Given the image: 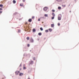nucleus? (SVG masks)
I'll return each instance as SVG.
<instances>
[{
    "instance_id": "obj_27",
    "label": "nucleus",
    "mask_w": 79,
    "mask_h": 79,
    "mask_svg": "<svg viewBox=\"0 0 79 79\" xmlns=\"http://www.w3.org/2000/svg\"><path fill=\"white\" fill-rule=\"evenodd\" d=\"M38 21H40V19H38Z\"/></svg>"
},
{
    "instance_id": "obj_14",
    "label": "nucleus",
    "mask_w": 79,
    "mask_h": 79,
    "mask_svg": "<svg viewBox=\"0 0 79 79\" xmlns=\"http://www.w3.org/2000/svg\"><path fill=\"white\" fill-rule=\"evenodd\" d=\"M3 6V5L1 4L0 5V7H1V8H2Z\"/></svg>"
},
{
    "instance_id": "obj_4",
    "label": "nucleus",
    "mask_w": 79,
    "mask_h": 79,
    "mask_svg": "<svg viewBox=\"0 0 79 79\" xmlns=\"http://www.w3.org/2000/svg\"><path fill=\"white\" fill-rule=\"evenodd\" d=\"M24 75V74L23 73H20L19 74V76H23Z\"/></svg>"
},
{
    "instance_id": "obj_8",
    "label": "nucleus",
    "mask_w": 79,
    "mask_h": 79,
    "mask_svg": "<svg viewBox=\"0 0 79 79\" xmlns=\"http://www.w3.org/2000/svg\"><path fill=\"white\" fill-rule=\"evenodd\" d=\"M28 21H29V22H31V21H32V19H29L28 20Z\"/></svg>"
},
{
    "instance_id": "obj_20",
    "label": "nucleus",
    "mask_w": 79,
    "mask_h": 79,
    "mask_svg": "<svg viewBox=\"0 0 79 79\" xmlns=\"http://www.w3.org/2000/svg\"><path fill=\"white\" fill-rule=\"evenodd\" d=\"M52 12H55V10H52Z\"/></svg>"
},
{
    "instance_id": "obj_37",
    "label": "nucleus",
    "mask_w": 79,
    "mask_h": 79,
    "mask_svg": "<svg viewBox=\"0 0 79 79\" xmlns=\"http://www.w3.org/2000/svg\"><path fill=\"white\" fill-rule=\"evenodd\" d=\"M70 12L71 13V11H70Z\"/></svg>"
},
{
    "instance_id": "obj_22",
    "label": "nucleus",
    "mask_w": 79,
    "mask_h": 79,
    "mask_svg": "<svg viewBox=\"0 0 79 79\" xmlns=\"http://www.w3.org/2000/svg\"><path fill=\"white\" fill-rule=\"evenodd\" d=\"M40 29L41 31H43V28L42 27L40 28Z\"/></svg>"
},
{
    "instance_id": "obj_3",
    "label": "nucleus",
    "mask_w": 79,
    "mask_h": 79,
    "mask_svg": "<svg viewBox=\"0 0 79 79\" xmlns=\"http://www.w3.org/2000/svg\"><path fill=\"white\" fill-rule=\"evenodd\" d=\"M47 9H48V7H44V11H46L47 10Z\"/></svg>"
},
{
    "instance_id": "obj_21",
    "label": "nucleus",
    "mask_w": 79,
    "mask_h": 79,
    "mask_svg": "<svg viewBox=\"0 0 79 79\" xmlns=\"http://www.w3.org/2000/svg\"><path fill=\"white\" fill-rule=\"evenodd\" d=\"M45 32H48V30H46L45 31Z\"/></svg>"
},
{
    "instance_id": "obj_6",
    "label": "nucleus",
    "mask_w": 79,
    "mask_h": 79,
    "mask_svg": "<svg viewBox=\"0 0 79 79\" xmlns=\"http://www.w3.org/2000/svg\"><path fill=\"white\" fill-rule=\"evenodd\" d=\"M20 6H24V4H23V3H22L20 4Z\"/></svg>"
},
{
    "instance_id": "obj_18",
    "label": "nucleus",
    "mask_w": 79,
    "mask_h": 79,
    "mask_svg": "<svg viewBox=\"0 0 79 79\" xmlns=\"http://www.w3.org/2000/svg\"><path fill=\"white\" fill-rule=\"evenodd\" d=\"M26 39H27V40H29V39H30L29 37H27Z\"/></svg>"
},
{
    "instance_id": "obj_24",
    "label": "nucleus",
    "mask_w": 79,
    "mask_h": 79,
    "mask_svg": "<svg viewBox=\"0 0 79 79\" xmlns=\"http://www.w3.org/2000/svg\"><path fill=\"white\" fill-rule=\"evenodd\" d=\"M54 18H55V17L53 16L52 17V19H54Z\"/></svg>"
},
{
    "instance_id": "obj_25",
    "label": "nucleus",
    "mask_w": 79,
    "mask_h": 79,
    "mask_svg": "<svg viewBox=\"0 0 79 79\" xmlns=\"http://www.w3.org/2000/svg\"><path fill=\"white\" fill-rule=\"evenodd\" d=\"M62 6H63V7H65V6H66V5H62Z\"/></svg>"
},
{
    "instance_id": "obj_33",
    "label": "nucleus",
    "mask_w": 79,
    "mask_h": 79,
    "mask_svg": "<svg viewBox=\"0 0 79 79\" xmlns=\"http://www.w3.org/2000/svg\"><path fill=\"white\" fill-rule=\"evenodd\" d=\"M2 13V11H0V13Z\"/></svg>"
},
{
    "instance_id": "obj_17",
    "label": "nucleus",
    "mask_w": 79,
    "mask_h": 79,
    "mask_svg": "<svg viewBox=\"0 0 79 79\" xmlns=\"http://www.w3.org/2000/svg\"><path fill=\"white\" fill-rule=\"evenodd\" d=\"M44 16H45V17H48V15H47V14H45L44 15Z\"/></svg>"
},
{
    "instance_id": "obj_36",
    "label": "nucleus",
    "mask_w": 79,
    "mask_h": 79,
    "mask_svg": "<svg viewBox=\"0 0 79 79\" xmlns=\"http://www.w3.org/2000/svg\"><path fill=\"white\" fill-rule=\"evenodd\" d=\"M20 71H21V69H20Z\"/></svg>"
},
{
    "instance_id": "obj_29",
    "label": "nucleus",
    "mask_w": 79,
    "mask_h": 79,
    "mask_svg": "<svg viewBox=\"0 0 79 79\" xmlns=\"http://www.w3.org/2000/svg\"><path fill=\"white\" fill-rule=\"evenodd\" d=\"M22 65H21V64H20V65H19V67H21V66Z\"/></svg>"
},
{
    "instance_id": "obj_30",
    "label": "nucleus",
    "mask_w": 79,
    "mask_h": 79,
    "mask_svg": "<svg viewBox=\"0 0 79 79\" xmlns=\"http://www.w3.org/2000/svg\"><path fill=\"white\" fill-rule=\"evenodd\" d=\"M18 32H20V30H18Z\"/></svg>"
},
{
    "instance_id": "obj_16",
    "label": "nucleus",
    "mask_w": 79,
    "mask_h": 79,
    "mask_svg": "<svg viewBox=\"0 0 79 79\" xmlns=\"http://www.w3.org/2000/svg\"><path fill=\"white\" fill-rule=\"evenodd\" d=\"M38 35H42V33H38Z\"/></svg>"
},
{
    "instance_id": "obj_28",
    "label": "nucleus",
    "mask_w": 79,
    "mask_h": 79,
    "mask_svg": "<svg viewBox=\"0 0 79 79\" xmlns=\"http://www.w3.org/2000/svg\"><path fill=\"white\" fill-rule=\"evenodd\" d=\"M27 47H29V46H30V45H29V44H28L27 45Z\"/></svg>"
},
{
    "instance_id": "obj_19",
    "label": "nucleus",
    "mask_w": 79,
    "mask_h": 79,
    "mask_svg": "<svg viewBox=\"0 0 79 79\" xmlns=\"http://www.w3.org/2000/svg\"><path fill=\"white\" fill-rule=\"evenodd\" d=\"M33 32H35V29H33Z\"/></svg>"
},
{
    "instance_id": "obj_7",
    "label": "nucleus",
    "mask_w": 79,
    "mask_h": 79,
    "mask_svg": "<svg viewBox=\"0 0 79 79\" xmlns=\"http://www.w3.org/2000/svg\"><path fill=\"white\" fill-rule=\"evenodd\" d=\"M23 69H26V67H25V64L23 65Z\"/></svg>"
},
{
    "instance_id": "obj_11",
    "label": "nucleus",
    "mask_w": 79,
    "mask_h": 79,
    "mask_svg": "<svg viewBox=\"0 0 79 79\" xmlns=\"http://www.w3.org/2000/svg\"><path fill=\"white\" fill-rule=\"evenodd\" d=\"M54 27V24H51V27Z\"/></svg>"
},
{
    "instance_id": "obj_9",
    "label": "nucleus",
    "mask_w": 79,
    "mask_h": 79,
    "mask_svg": "<svg viewBox=\"0 0 79 79\" xmlns=\"http://www.w3.org/2000/svg\"><path fill=\"white\" fill-rule=\"evenodd\" d=\"M33 64V61H31L29 64Z\"/></svg>"
},
{
    "instance_id": "obj_23",
    "label": "nucleus",
    "mask_w": 79,
    "mask_h": 79,
    "mask_svg": "<svg viewBox=\"0 0 79 79\" xmlns=\"http://www.w3.org/2000/svg\"><path fill=\"white\" fill-rule=\"evenodd\" d=\"M58 26H60V23H58Z\"/></svg>"
},
{
    "instance_id": "obj_13",
    "label": "nucleus",
    "mask_w": 79,
    "mask_h": 79,
    "mask_svg": "<svg viewBox=\"0 0 79 79\" xmlns=\"http://www.w3.org/2000/svg\"><path fill=\"white\" fill-rule=\"evenodd\" d=\"M13 3H16V1H15V0H13Z\"/></svg>"
},
{
    "instance_id": "obj_12",
    "label": "nucleus",
    "mask_w": 79,
    "mask_h": 79,
    "mask_svg": "<svg viewBox=\"0 0 79 79\" xmlns=\"http://www.w3.org/2000/svg\"><path fill=\"white\" fill-rule=\"evenodd\" d=\"M58 10H60V9H61V7H60V6H59L58 7Z\"/></svg>"
},
{
    "instance_id": "obj_32",
    "label": "nucleus",
    "mask_w": 79,
    "mask_h": 79,
    "mask_svg": "<svg viewBox=\"0 0 79 79\" xmlns=\"http://www.w3.org/2000/svg\"><path fill=\"white\" fill-rule=\"evenodd\" d=\"M27 24V23L26 22L25 23V24Z\"/></svg>"
},
{
    "instance_id": "obj_5",
    "label": "nucleus",
    "mask_w": 79,
    "mask_h": 79,
    "mask_svg": "<svg viewBox=\"0 0 79 79\" xmlns=\"http://www.w3.org/2000/svg\"><path fill=\"white\" fill-rule=\"evenodd\" d=\"M52 16H53V17H55V13H52Z\"/></svg>"
},
{
    "instance_id": "obj_2",
    "label": "nucleus",
    "mask_w": 79,
    "mask_h": 79,
    "mask_svg": "<svg viewBox=\"0 0 79 79\" xmlns=\"http://www.w3.org/2000/svg\"><path fill=\"white\" fill-rule=\"evenodd\" d=\"M20 72L19 71H16L15 72L16 75H18V74Z\"/></svg>"
},
{
    "instance_id": "obj_26",
    "label": "nucleus",
    "mask_w": 79,
    "mask_h": 79,
    "mask_svg": "<svg viewBox=\"0 0 79 79\" xmlns=\"http://www.w3.org/2000/svg\"><path fill=\"white\" fill-rule=\"evenodd\" d=\"M34 18H35V17L34 16H32V19H34Z\"/></svg>"
},
{
    "instance_id": "obj_1",
    "label": "nucleus",
    "mask_w": 79,
    "mask_h": 79,
    "mask_svg": "<svg viewBox=\"0 0 79 79\" xmlns=\"http://www.w3.org/2000/svg\"><path fill=\"white\" fill-rule=\"evenodd\" d=\"M61 16L60 15H59L58 17V20H61Z\"/></svg>"
},
{
    "instance_id": "obj_35",
    "label": "nucleus",
    "mask_w": 79,
    "mask_h": 79,
    "mask_svg": "<svg viewBox=\"0 0 79 79\" xmlns=\"http://www.w3.org/2000/svg\"><path fill=\"white\" fill-rule=\"evenodd\" d=\"M28 79H30V78L29 77H28Z\"/></svg>"
},
{
    "instance_id": "obj_34",
    "label": "nucleus",
    "mask_w": 79,
    "mask_h": 79,
    "mask_svg": "<svg viewBox=\"0 0 79 79\" xmlns=\"http://www.w3.org/2000/svg\"><path fill=\"white\" fill-rule=\"evenodd\" d=\"M2 10V8H0V10Z\"/></svg>"
},
{
    "instance_id": "obj_10",
    "label": "nucleus",
    "mask_w": 79,
    "mask_h": 79,
    "mask_svg": "<svg viewBox=\"0 0 79 79\" xmlns=\"http://www.w3.org/2000/svg\"><path fill=\"white\" fill-rule=\"evenodd\" d=\"M31 42H34V40H33V39H31Z\"/></svg>"
},
{
    "instance_id": "obj_31",
    "label": "nucleus",
    "mask_w": 79,
    "mask_h": 79,
    "mask_svg": "<svg viewBox=\"0 0 79 79\" xmlns=\"http://www.w3.org/2000/svg\"><path fill=\"white\" fill-rule=\"evenodd\" d=\"M23 2H25V0H23Z\"/></svg>"
},
{
    "instance_id": "obj_15",
    "label": "nucleus",
    "mask_w": 79,
    "mask_h": 79,
    "mask_svg": "<svg viewBox=\"0 0 79 79\" xmlns=\"http://www.w3.org/2000/svg\"><path fill=\"white\" fill-rule=\"evenodd\" d=\"M49 32H52V29H49Z\"/></svg>"
}]
</instances>
